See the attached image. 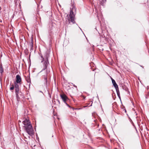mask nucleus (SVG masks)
I'll return each mask as SVG.
<instances>
[{
    "label": "nucleus",
    "mask_w": 149,
    "mask_h": 149,
    "mask_svg": "<svg viewBox=\"0 0 149 149\" xmlns=\"http://www.w3.org/2000/svg\"><path fill=\"white\" fill-rule=\"evenodd\" d=\"M49 55L47 53H46L44 57L42 56H41V63H43V65L44 67V68L43 69V70L40 72L42 75L45 80V82L47 83V70H45V69H47L48 65L49 64L48 58Z\"/></svg>",
    "instance_id": "nucleus-1"
},
{
    "label": "nucleus",
    "mask_w": 149,
    "mask_h": 149,
    "mask_svg": "<svg viewBox=\"0 0 149 149\" xmlns=\"http://www.w3.org/2000/svg\"><path fill=\"white\" fill-rule=\"evenodd\" d=\"M111 79L112 82L113 79L112 77H111Z\"/></svg>",
    "instance_id": "nucleus-13"
},
{
    "label": "nucleus",
    "mask_w": 149,
    "mask_h": 149,
    "mask_svg": "<svg viewBox=\"0 0 149 149\" xmlns=\"http://www.w3.org/2000/svg\"><path fill=\"white\" fill-rule=\"evenodd\" d=\"M76 11V9L75 5L74 4V3H72V7L70 8V14L68 15L67 16V19L69 23L70 22H71L73 24H74L75 23L74 17Z\"/></svg>",
    "instance_id": "nucleus-3"
},
{
    "label": "nucleus",
    "mask_w": 149,
    "mask_h": 149,
    "mask_svg": "<svg viewBox=\"0 0 149 149\" xmlns=\"http://www.w3.org/2000/svg\"><path fill=\"white\" fill-rule=\"evenodd\" d=\"M99 1L100 4L102 5H103L104 3L106 1V0H99Z\"/></svg>",
    "instance_id": "nucleus-8"
},
{
    "label": "nucleus",
    "mask_w": 149,
    "mask_h": 149,
    "mask_svg": "<svg viewBox=\"0 0 149 149\" xmlns=\"http://www.w3.org/2000/svg\"><path fill=\"white\" fill-rule=\"evenodd\" d=\"M14 85H12V86L10 88V90H13L14 89Z\"/></svg>",
    "instance_id": "nucleus-12"
},
{
    "label": "nucleus",
    "mask_w": 149,
    "mask_h": 149,
    "mask_svg": "<svg viewBox=\"0 0 149 149\" xmlns=\"http://www.w3.org/2000/svg\"><path fill=\"white\" fill-rule=\"evenodd\" d=\"M60 96L63 101L68 105L66 102V101L68 99V98L67 96L65 94H63L61 95Z\"/></svg>",
    "instance_id": "nucleus-4"
},
{
    "label": "nucleus",
    "mask_w": 149,
    "mask_h": 149,
    "mask_svg": "<svg viewBox=\"0 0 149 149\" xmlns=\"http://www.w3.org/2000/svg\"><path fill=\"white\" fill-rule=\"evenodd\" d=\"M22 123L24 125V127L27 133L30 135L33 134L34 133V131L29 119H25Z\"/></svg>",
    "instance_id": "nucleus-2"
},
{
    "label": "nucleus",
    "mask_w": 149,
    "mask_h": 149,
    "mask_svg": "<svg viewBox=\"0 0 149 149\" xmlns=\"http://www.w3.org/2000/svg\"><path fill=\"white\" fill-rule=\"evenodd\" d=\"M16 82L18 83H20L22 80L20 76L18 74L16 75Z\"/></svg>",
    "instance_id": "nucleus-5"
},
{
    "label": "nucleus",
    "mask_w": 149,
    "mask_h": 149,
    "mask_svg": "<svg viewBox=\"0 0 149 149\" xmlns=\"http://www.w3.org/2000/svg\"><path fill=\"white\" fill-rule=\"evenodd\" d=\"M3 71V67L1 65H0V72L2 73Z\"/></svg>",
    "instance_id": "nucleus-10"
},
{
    "label": "nucleus",
    "mask_w": 149,
    "mask_h": 149,
    "mask_svg": "<svg viewBox=\"0 0 149 149\" xmlns=\"http://www.w3.org/2000/svg\"><path fill=\"white\" fill-rule=\"evenodd\" d=\"M112 83L114 86L115 87V88L116 89L118 88V86L117 84H116L115 81L114 79H113Z\"/></svg>",
    "instance_id": "nucleus-6"
},
{
    "label": "nucleus",
    "mask_w": 149,
    "mask_h": 149,
    "mask_svg": "<svg viewBox=\"0 0 149 149\" xmlns=\"http://www.w3.org/2000/svg\"><path fill=\"white\" fill-rule=\"evenodd\" d=\"M19 83L15 82V88H19Z\"/></svg>",
    "instance_id": "nucleus-11"
},
{
    "label": "nucleus",
    "mask_w": 149,
    "mask_h": 149,
    "mask_svg": "<svg viewBox=\"0 0 149 149\" xmlns=\"http://www.w3.org/2000/svg\"><path fill=\"white\" fill-rule=\"evenodd\" d=\"M19 122H21V121H20L19 120Z\"/></svg>",
    "instance_id": "nucleus-16"
},
{
    "label": "nucleus",
    "mask_w": 149,
    "mask_h": 149,
    "mask_svg": "<svg viewBox=\"0 0 149 149\" xmlns=\"http://www.w3.org/2000/svg\"><path fill=\"white\" fill-rule=\"evenodd\" d=\"M15 92L16 97H18V94L19 93V88H15Z\"/></svg>",
    "instance_id": "nucleus-7"
},
{
    "label": "nucleus",
    "mask_w": 149,
    "mask_h": 149,
    "mask_svg": "<svg viewBox=\"0 0 149 149\" xmlns=\"http://www.w3.org/2000/svg\"><path fill=\"white\" fill-rule=\"evenodd\" d=\"M116 91L117 93V95L118 96V97H119V98L120 99V92L119 91L118 88L116 89Z\"/></svg>",
    "instance_id": "nucleus-9"
},
{
    "label": "nucleus",
    "mask_w": 149,
    "mask_h": 149,
    "mask_svg": "<svg viewBox=\"0 0 149 149\" xmlns=\"http://www.w3.org/2000/svg\"><path fill=\"white\" fill-rule=\"evenodd\" d=\"M27 137H27H28V138H29V137H29V136H27V137Z\"/></svg>",
    "instance_id": "nucleus-15"
},
{
    "label": "nucleus",
    "mask_w": 149,
    "mask_h": 149,
    "mask_svg": "<svg viewBox=\"0 0 149 149\" xmlns=\"http://www.w3.org/2000/svg\"><path fill=\"white\" fill-rule=\"evenodd\" d=\"M23 136H24V135H23ZM24 136V137L25 138H26V139H27V138L26 136Z\"/></svg>",
    "instance_id": "nucleus-14"
}]
</instances>
